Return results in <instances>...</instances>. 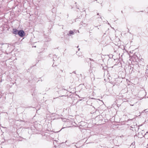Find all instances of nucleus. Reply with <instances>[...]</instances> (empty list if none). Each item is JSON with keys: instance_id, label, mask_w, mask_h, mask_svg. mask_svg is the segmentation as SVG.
I'll list each match as a JSON object with an SVG mask.
<instances>
[{"instance_id": "2", "label": "nucleus", "mask_w": 148, "mask_h": 148, "mask_svg": "<svg viewBox=\"0 0 148 148\" xmlns=\"http://www.w3.org/2000/svg\"><path fill=\"white\" fill-rule=\"evenodd\" d=\"M18 30L16 29H13V32L12 33L13 34H18Z\"/></svg>"}, {"instance_id": "5", "label": "nucleus", "mask_w": 148, "mask_h": 148, "mask_svg": "<svg viewBox=\"0 0 148 148\" xmlns=\"http://www.w3.org/2000/svg\"><path fill=\"white\" fill-rule=\"evenodd\" d=\"M73 73H74L75 74L76 73L75 71H74L73 72Z\"/></svg>"}, {"instance_id": "3", "label": "nucleus", "mask_w": 148, "mask_h": 148, "mask_svg": "<svg viewBox=\"0 0 148 148\" xmlns=\"http://www.w3.org/2000/svg\"><path fill=\"white\" fill-rule=\"evenodd\" d=\"M103 69L104 70H107L108 69V67L107 66V65H105L102 67Z\"/></svg>"}, {"instance_id": "1", "label": "nucleus", "mask_w": 148, "mask_h": 148, "mask_svg": "<svg viewBox=\"0 0 148 148\" xmlns=\"http://www.w3.org/2000/svg\"><path fill=\"white\" fill-rule=\"evenodd\" d=\"M18 35L21 37H23L25 35L24 32L23 30H20L18 31Z\"/></svg>"}, {"instance_id": "4", "label": "nucleus", "mask_w": 148, "mask_h": 148, "mask_svg": "<svg viewBox=\"0 0 148 148\" xmlns=\"http://www.w3.org/2000/svg\"><path fill=\"white\" fill-rule=\"evenodd\" d=\"M74 33V32L72 31L71 30L69 32V34L70 35L73 34Z\"/></svg>"}]
</instances>
